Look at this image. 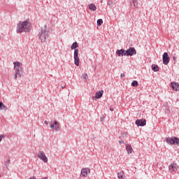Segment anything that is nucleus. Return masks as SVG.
<instances>
[{"label": "nucleus", "instance_id": "nucleus-4", "mask_svg": "<svg viewBox=\"0 0 179 179\" xmlns=\"http://www.w3.org/2000/svg\"><path fill=\"white\" fill-rule=\"evenodd\" d=\"M14 79L15 80H17V78H22V74L20 72H22V66H23V64L20 63V62H14Z\"/></svg>", "mask_w": 179, "mask_h": 179}, {"label": "nucleus", "instance_id": "nucleus-27", "mask_svg": "<svg viewBox=\"0 0 179 179\" xmlns=\"http://www.w3.org/2000/svg\"><path fill=\"white\" fill-rule=\"evenodd\" d=\"M119 143L120 145H121L122 143H125V142L124 141H119Z\"/></svg>", "mask_w": 179, "mask_h": 179}, {"label": "nucleus", "instance_id": "nucleus-15", "mask_svg": "<svg viewBox=\"0 0 179 179\" xmlns=\"http://www.w3.org/2000/svg\"><path fill=\"white\" fill-rule=\"evenodd\" d=\"M103 93H104L103 90L96 92L95 93V99H101L103 97Z\"/></svg>", "mask_w": 179, "mask_h": 179}, {"label": "nucleus", "instance_id": "nucleus-30", "mask_svg": "<svg viewBox=\"0 0 179 179\" xmlns=\"http://www.w3.org/2000/svg\"><path fill=\"white\" fill-rule=\"evenodd\" d=\"M29 179H37L36 178V176L31 177Z\"/></svg>", "mask_w": 179, "mask_h": 179}, {"label": "nucleus", "instance_id": "nucleus-35", "mask_svg": "<svg viewBox=\"0 0 179 179\" xmlns=\"http://www.w3.org/2000/svg\"><path fill=\"white\" fill-rule=\"evenodd\" d=\"M0 40H2V36H0Z\"/></svg>", "mask_w": 179, "mask_h": 179}, {"label": "nucleus", "instance_id": "nucleus-23", "mask_svg": "<svg viewBox=\"0 0 179 179\" xmlns=\"http://www.w3.org/2000/svg\"><path fill=\"white\" fill-rule=\"evenodd\" d=\"M0 110H6V106L2 101H0Z\"/></svg>", "mask_w": 179, "mask_h": 179}, {"label": "nucleus", "instance_id": "nucleus-29", "mask_svg": "<svg viewBox=\"0 0 179 179\" xmlns=\"http://www.w3.org/2000/svg\"><path fill=\"white\" fill-rule=\"evenodd\" d=\"M44 124H45V125H48V122L47 120H45V121L44 122Z\"/></svg>", "mask_w": 179, "mask_h": 179}, {"label": "nucleus", "instance_id": "nucleus-28", "mask_svg": "<svg viewBox=\"0 0 179 179\" xmlns=\"http://www.w3.org/2000/svg\"><path fill=\"white\" fill-rule=\"evenodd\" d=\"M124 76H125V73H121L120 74V78H124Z\"/></svg>", "mask_w": 179, "mask_h": 179}, {"label": "nucleus", "instance_id": "nucleus-9", "mask_svg": "<svg viewBox=\"0 0 179 179\" xmlns=\"http://www.w3.org/2000/svg\"><path fill=\"white\" fill-rule=\"evenodd\" d=\"M162 62L164 65H169V62H170V57L169 56V53L164 52L162 55Z\"/></svg>", "mask_w": 179, "mask_h": 179}, {"label": "nucleus", "instance_id": "nucleus-32", "mask_svg": "<svg viewBox=\"0 0 179 179\" xmlns=\"http://www.w3.org/2000/svg\"><path fill=\"white\" fill-rule=\"evenodd\" d=\"M110 111H114V109L113 108H110Z\"/></svg>", "mask_w": 179, "mask_h": 179}, {"label": "nucleus", "instance_id": "nucleus-33", "mask_svg": "<svg viewBox=\"0 0 179 179\" xmlns=\"http://www.w3.org/2000/svg\"><path fill=\"white\" fill-rule=\"evenodd\" d=\"M7 163H10V160L8 159V160L7 161Z\"/></svg>", "mask_w": 179, "mask_h": 179}, {"label": "nucleus", "instance_id": "nucleus-26", "mask_svg": "<svg viewBox=\"0 0 179 179\" xmlns=\"http://www.w3.org/2000/svg\"><path fill=\"white\" fill-rule=\"evenodd\" d=\"M3 138H5V134H0V143L2 142Z\"/></svg>", "mask_w": 179, "mask_h": 179}, {"label": "nucleus", "instance_id": "nucleus-19", "mask_svg": "<svg viewBox=\"0 0 179 179\" xmlns=\"http://www.w3.org/2000/svg\"><path fill=\"white\" fill-rule=\"evenodd\" d=\"M151 68L154 72H159V66L157 64H152Z\"/></svg>", "mask_w": 179, "mask_h": 179}, {"label": "nucleus", "instance_id": "nucleus-2", "mask_svg": "<svg viewBox=\"0 0 179 179\" xmlns=\"http://www.w3.org/2000/svg\"><path fill=\"white\" fill-rule=\"evenodd\" d=\"M38 37L42 43H45V41L50 38V31L47 30V25H45L43 28H41Z\"/></svg>", "mask_w": 179, "mask_h": 179}, {"label": "nucleus", "instance_id": "nucleus-24", "mask_svg": "<svg viewBox=\"0 0 179 179\" xmlns=\"http://www.w3.org/2000/svg\"><path fill=\"white\" fill-rule=\"evenodd\" d=\"M108 6H110V8H113V5H114V3L113 2V1L109 0V1H108Z\"/></svg>", "mask_w": 179, "mask_h": 179}, {"label": "nucleus", "instance_id": "nucleus-25", "mask_svg": "<svg viewBox=\"0 0 179 179\" xmlns=\"http://www.w3.org/2000/svg\"><path fill=\"white\" fill-rule=\"evenodd\" d=\"M97 26H101V24L103 23V20L102 19H99L97 20Z\"/></svg>", "mask_w": 179, "mask_h": 179}, {"label": "nucleus", "instance_id": "nucleus-34", "mask_svg": "<svg viewBox=\"0 0 179 179\" xmlns=\"http://www.w3.org/2000/svg\"><path fill=\"white\" fill-rule=\"evenodd\" d=\"M173 61H176V57H173Z\"/></svg>", "mask_w": 179, "mask_h": 179}, {"label": "nucleus", "instance_id": "nucleus-5", "mask_svg": "<svg viewBox=\"0 0 179 179\" xmlns=\"http://www.w3.org/2000/svg\"><path fill=\"white\" fill-rule=\"evenodd\" d=\"M165 142H166L168 145H178V146H179V138L176 136L166 138Z\"/></svg>", "mask_w": 179, "mask_h": 179}, {"label": "nucleus", "instance_id": "nucleus-16", "mask_svg": "<svg viewBox=\"0 0 179 179\" xmlns=\"http://www.w3.org/2000/svg\"><path fill=\"white\" fill-rule=\"evenodd\" d=\"M89 9L90 10H93L94 12L96 10L97 7H96V5L91 3L89 5Z\"/></svg>", "mask_w": 179, "mask_h": 179}, {"label": "nucleus", "instance_id": "nucleus-10", "mask_svg": "<svg viewBox=\"0 0 179 179\" xmlns=\"http://www.w3.org/2000/svg\"><path fill=\"white\" fill-rule=\"evenodd\" d=\"M87 174H90V169L83 168L80 173L81 177H87Z\"/></svg>", "mask_w": 179, "mask_h": 179}, {"label": "nucleus", "instance_id": "nucleus-3", "mask_svg": "<svg viewBox=\"0 0 179 179\" xmlns=\"http://www.w3.org/2000/svg\"><path fill=\"white\" fill-rule=\"evenodd\" d=\"M78 47H79L78 42H74L71 46V50H74V64L76 66H79V63L80 62L79 50L77 49Z\"/></svg>", "mask_w": 179, "mask_h": 179}, {"label": "nucleus", "instance_id": "nucleus-7", "mask_svg": "<svg viewBox=\"0 0 179 179\" xmlns=\"http://www.w3.org/2000/svg\"><path fill=\"white\" fill-rule=\"evenodd\" d=\"M38 157L40 159V160H42L43 163H48V158L47 156H45V153L44 151H39L38 153Z\"/></svg>", "mask_w": 179, "mask_h": 179}, {"label": "nucleus", "instance_id": "nucleus-17", "mask_svg": "<svg viewBox=\"0 0 179 179\" xmlns=\"http://www.w3.org/2000/svg\"><path fill=\"white\" fill-rule=\"evenodd\" d=\"M131 5V8H138V1L132 0Z\"/></svg>", "mask_w": 179, "mask_h": 179}, {"label": "nucleus", "instance_id": "nucleus-8", "mask_svg": "<svg viewBox=\"0 0 179 179\" xmlns=\"http://www.w3.org/2000/svg\"><path fill=\"white\" fill-rule=\"evenodd\" d=\"M127 57H132L133 55H136V50L135 48H129L125 50V54Z\"/></svg>", "mask_w": 179, "mask_h": 179}, {"label": "nucleus", "instance_id": "nucleus-14", "mask_svg": "<svg viewBox=\"0 0 179 179\" xmlns=\"http://www.w3.org/2000/svg\"><path fill=\"white\" fill-rule=\"evenodd\" d=\"M116 54L118 55V57L126 56V55H125V50H124V49L117 50L116 51Z\"/></svg>", "mask_w": 179, "mask_h": 179}, {"label": "nucleus", "instance_id": "nucleus-36", "mask_svg": "<svg viewBox=\"0 0 179 179\" xmlns=\"http://www.w3.org/2000/svg\"><path fill=\"white\" fill-rule=\"evenodd\" d=\"M101 2H103V0H101Z\"/></svg>", "mask_w": 179, "mask_h": 179}, {"label": "nucleus", "instance_id": "nucleus-18", "mask_svg": "<svg viewBox=\"0 0 179 179\" xmlns=\"http://www.w3.org/2000/svg\"><path fill=\"white\" fill-rule=\"evenodd\" d=\"M126 150H127V153H129V154L132 153V146H131L130 145H127Z\"/></svg>", "mask_w": 179, "mask_h": 179}, {"label": "nucleus", "instance_id": "nucleus-21", "mask_svg": "<svg viewBox=\"0 0 179 179\" xmlns=\"http://www.w3.org/2000/svg\"><path fill=\"white\" fill-rule=\"evenodd\" d=\"M131 86H132L133 87H138V86H139V83H138V81L134 80V81L131 83Z\"/></svg>", "mask_w": 179, "mask_h": 179}, {"label": "nucleus", "instance_id": "nucleus-13", "mask_svg": "<svg viewBox=\"0 0 179 179\" xmlns=\"http://www.w3.org/2000/svg\"><path fill=\"white\" fill-rule=\"evenodd\" d=\"M171 86L173 90H176V92H178V90H179L178 83H177L176 82H172V83H171Z\"/></svg>", "mask_w": 179, "mask_h": 179}, {"label": "nucleus", "instance_id": "nucleus-22", "mask_svg": "<svg viewBox=\"0 0 179 179\" xmlns=\"http://www.w3.org/2000/svg\"><path fill=\"white\" fill-rule=\"evenodd\" d=\"M117 178L119 179L124 178V171H120L117 173Z\"/></svg>", "mask_w": 179, "mask_h": 179}, {"label": "nucleus", "instance_id": "nucleus-31", "mask_svg": "<svg viewBox=\"0 0 179 179\" xmlns=\"http://www.w3.org/2000/svg\"><path fill=\"white\" fill-rule=\"evenodd\" d=\"M65 87H66V85H62V89H65Z\"/></svg>", "mask_w": 179, "mask_h": 179}, {"label": "nucleus", "instance_id": "nucleus-11", "mask_svg": "<svg viewBox=\"0 0 179 179\" xmlns=\"http://www.w3.org/2000/svg\"><path fill=\"white\" fill-rule=\"evenodd\" d=\"M169 169L171 173H176V171H177L178 170L177 164L176 163L171 164V165L169 167Z\"/></svg>", "mask_w": 179, "mask_h": 179}, {"label": "nucleus", "instance_id": "nucleus-1", "mask_svg": "<svg viewBox=\"0 0 179 179\" xmlns=\"http://www.w3.org/2000/svg\"><path fill=\"white\" fill-rule=\"evenodd\" d=\"M31 30V23L30 20L20 21L17 24V33H29Z\"/></svg>", "mask_w": 179, "mask_h": 179}, {"label": "nucleus", "instance_id": "nucleus-20", "mask_svg": "<svg viewBox=\"0 0 179 179\" xmlns=\"http://www.w3.org/2000/svg\"><path fill=\"white\" fill-rule=\"evenodd\" d=\"M82 78H83L84 82H87V80L89 79V76H87V73H83L82 75Z\"/></svg>", "mask_w": 179, "mask_h": 179}, {"label": "nucleus", "instance_id": "nucleus-12", "mask_svg": "<svg viewBox=\"0 0 179 179\" xmlns=\"http://www.w3.org/2000/svg\"><path fill=\"white\" fill-rule=\"evenodd\" d=\"M136 125H137V127H145V125H146V120H137L136 121Z\"/></svg>", "mask_w": 179, "mask_h": 179}, {"label": "nucleus", "instance_id": "nucleus-6", "mask_svg": "<svg viewBox=\"0 0 179 179\" xmlns=\"http://www.w3.org/2000/svg\"><path fill=\"white\" fill-rule=\"evenodd\" d=\"M50 128L52 131H55L56 132H58V131L61 129V127H59V123L57 120L50 122Z\"/></svg>", "mask_w": 179, "mask_h": 179}]
</instances>
